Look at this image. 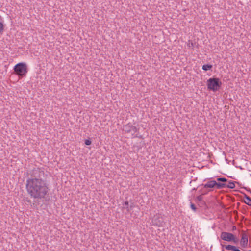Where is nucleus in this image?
I'll return each instance as SVG.
<instances>
[{
  "label": "nucleus",
  "mask_w": 251,
  "mask_h": 251,
  "mask_svg": "<svg viewBox=\"0 0 251 251\" xmlns=\"http://www.w3.org/2000/svg\"><path fill=\"white\" fill-rule=\"evenodd\" d=\"M25 187L31 198L42 200L48 195L49 188L45 179L43 169L34 168L30 172V177L26 181Z\"/></svg>",
  "instance_id": "obj_1"
},
{
  "label": "nucleus",
  "mask_w": 251,
  "mask_h": 251,
  "mask_svg": "<svg viewBox=\"0 0 251 251\" xmlns=\"http://www.w3.org/2000/svg\"><path fill=\"white\" fill-rule=\"evenodd\" d=\"M14 73L20 78L25 77L28 72V68L26 63L20 62L15 65L13 68Z\"/></svg>",
  "instance_id": "obj_2"
},
{
  "label": "nucleus",
  "mask_w": 251,
  "mask_h": 251,
  "mask_svg": "<svg viewBox=\"0 0 251 251\" xmlns=\"http://www.w3.org/2000/svg\"><path fill=\"white\" fill-rule=\"evenodd\" d=\"M221 85L222 83L218 78H210L207 81L208 89L213 91H217Z\"/></svg>",
  "instance_id": "obj_3"
},
{
  "label": "nucleus",
  "mask_w": 251,
  "mask_h": 251,
  "mask_svg": "<svg viewBox=\"0 0 251 251\" xmlns=\"http://www.w3.org/2000/svg\"><path fill=\"white\" fill-rule=\"evenodd\" d=\"M220 238L224 241L233 242L235 244H236L238 241L237 238L232 233L227 232H222Z\"/></svg>",
  "instance_id": "obj_4"
},
{
  "label": "nucleus",
  "mask_w": 251,
  "mask_h": 251,
  "mask_svg": "<svg viewBox=\"0 0 251 251\" xmlns=\"http://www.w3.org/2000/svg\"><path fill=\"white\" fill-rule=\"evenodd\" d=\"M152 223L153 225L158 226H162L164 224L162 217L160 214H157L154 216L152 220Z\"/></svg>",
  "instance_id": "obj_5"
},
{
  "label": "nucleus",
  "mask_w": 251,
  "mask_h": 251,
  "mask_svg": "<svg viewBox=\"0 0 251 251\" xmlns=\"http://www.w3.org/2000/svg\"><path fill=\"white\" fill-rule=\"evenodd\" d=\"M216 181L215 180H209L206 183L202 184L204 188H213L215 187Z\"/></svg>",
  "instance_id": "obj_6"
},
{
  "label": "nucleus",
  "mask_w": 251,
  "mask_h": 251,
  "mask_svg": "<svg viewBox=\"0 0 251 251\" xmlns=\"http://www.w3.org/2000/svg\"><path fill=\"white\" fill-rule=\"evenodd\" d=\"M248 236L246 234H243L241 239L240 244L242 247H246L248 245Z\"/></svg>",
  "instance_id": "obj_7"
},
{
  "label": "nucleus",
  "mask_w": 251,
  "mask_h": 251,
  "mask_svg": "<svg viewBox=\"0 0 251 251\" xmlns=\"http://www.w3.org/2000/svg\"><path fill=\"white\" fill-rule=\"evenodd\" d=\"M223 247L229 251H241L237 247L231 245L223 246Z\"/></svg>",
  "instance_id": "obj_8"
},
{
  "label": "nucleus",
  "mask_w": 251,
  "mask_h": 251,
  "mask_svg": "<svg viewBox=\"0 0 251 251\" xmlns=\"http://www.w3.org/2000/svg\"><path fill=\"white\" fill-rule=\"evenodd\" d=\"M133 207V203H132L130 206H129V202L128 201H125L123 204V209H125L126 211V212L128 213L130 211V210Z\"/></svg>",
  "instance_id": "obj_9"
},
{
  "label": "nucleus",
  "mask_w": 251,
  "mask_h": 251,
  "mask_svg": "<svg viewBox=\"0 0 251 251\" xmlns=\"http://www.w3.org/2000/svg\"><path fill=\"white\" fill-rule=\"evenodd\" d=\"M132 125L131 124H128L124 126L123 130L126 133H130Z\"/></svg>",
  "instance_id": "obj_10"
},
{
  "label": "nucleus",
  "mask_w": 251,
  "mask_h": 251,
  "mask_svg": "<svg viewBox=\"0 0 251 251\" xmlns=\"http://www.w3.org/2000/svg\"><path fill=\"white\" fill-rule=\"evenodd\" d=\"M215 187L218 189H221L224 188H226V184L225 183H218L216 182V184L215 185Z\"/></svg>",
  "instance_id": "obj_11"
},
{
  "label": "nucleus",
  "mask_w": 251,
  "mask_h": 251,
  "mask_svg": "<svg viewBox=\"0 0 251 251\" xmlns=\"http://www.w3.org/2000/svg\"><path fill=\"white\" fill-rule=\"evenodd\" d=\"M245 198L247 200V201H245V203L249 205V206H251V198L248 196V195H245Z\"/></svg>",
  "instance_id": "obj_12"
},
{
  "label": "nucleus",
  "mask_w": 251,
  "mask_h": 251,
  "mask_svg": "<svg viewBox=\"0 0 251 251\" xmlns=\"http://www.w3.org/2000/svg\"><path fill=\"white\" fill-rule=\"evenodd\" d=\"M212 65H210V64L203 65L202 67V69L205 71L211 70L212 69Z\"/></svg>",
  "instance_id": "obj_13"
},
{
  "label": "nucleus",
  "mask_w": 251,
  "mask_h": 251,
  "mask_svg": "<svg viewBox=\"0 0 251 251\" xmlns=\"http://www.w3.org/2000/svg\"><path fill=\"white\" fill-rule=\"evenodd\" d=\"M235 185L234 182L230 180L228 182V184H226V187H227V188H229L230 189H233L235 188Z\"/></svg>",
  "instance_id": "obj_14"
},
{
  "label": "nucleus",
  "mask_w": 251,
  "mask_h": 251,
  "mask_svg": "<svg viewBox=\"0 0 251 251\" xmlns=\"http://www.w3.org/2000/svg\"><path fill=\"white\" fill-rule=\"evenodd\" d=\"M138 130V129L136 127L133 126L132 125V126L131 127V132H132V134L134 135L135 133H136Z\"/></svg>",
  "instance_id": "obj_15"
},
{
  "label": "nucleus",
  "mask_w": 251,
  "mask_h": 251,
  "mask_svg": "<svg viewBox=\"0 0 251 251\" xmlns=\"http://www.w3.org/2000/svg\"><path fill=\"white\" fill-rule=\"evenodd\" d=\"M217 180L219 182H225L227 181V179L225 177H219L217 179Z\"/></svg>",
  "instance_id": "obj_16"
},
{
  "label": "nucleus",
  "mask_w": 251,
  "mask_h": 251,
  "mask_svg": "<svg viewBox=\"0 0 251 251\" xmlns=\"http://www.w3.org/2000/svg\"><path fill=\"white\" fill-rule=\"evenodd\" d=\"M190 207H191V209L192 210H193L194 211H196L197 208L194 203L191 202Z\"/></svg>",
  "instance_id": "obj_17"
},
{
  "label": "nucleus",
  "mask_w": 251,
  "mask_h": 251,
  "mask_svg": "<svg viewBox=\"0 0 251 251\" xmlns=\"http://www.w3.org/2000/svg\"><path fill=\"white\" fill-rule=\"evenodd\" d=\"M91 141L89 139H86L85 140V144L86 145H90L91 144Z\"/></svg>",
  "instance_id": "obj_18"
},
{
  "label": "nucleus",
  "mask_w": 251,
  "mask_h": 251,
  "mask_svg": "<svg viewBox=\"0 0 251 251\" xmlns=\"http://www.w3.org/2000/svg\"><path fill=\"white\" fill-rule=\"evenodd\" d=\"M201 193L202 194V195H206L208 193V192L209 191H210V190H209V191H205L204 189H201Z\"/></svg>",
  "instance_id": "obj_19"
},
{
  "label": "nucleus",
  "mask_w": 251,
  "mask_h": 251,
  "mask_svg": "<svg viewBox=\"0 0 251 251\" xmlns=\"http://www.w3.org/2000/svg\"><path fill=\"white\" fill-rule=\"evenodd\" d=\"M3 30V24L0 22V33Z\"/></svg>",
  "instance_id": "obj_20"
},
{
  "label": "nucleus",
  "mask_w": 251,
  "mask_h": 251,
  "mask_svg": "<svg viewBox=\"0 0 251 251\" xmlns=\"http://www.w3.org/2000/svg\"><path fill=\"white\" fill-rule=\"evenodd\" d=\"M196 199L198 201H201L202 200V197L201 195L197 197Z\"/></svg>",
  "instance_id": "obj_21"
},
{
  "label": "nucleus",
  "mask_w": 251,
  "mask_h": 251,
  "mask_svg": "<svg viewBox=\"0 0 251 251\" xmlns=\"http://www.w3.org/2000/svg\"><path fill=\"white\" fill-rule=\"evenodd\" d=\"M236 230V226H233V227H232V230L233 231V230Z\"/></svg>",
  "instance_id": "obj_22"
},
{
  "label": "nucleus",
  "mask_w": 251,
  "mask_h": 251,
  "mask_svg": "<svg viewBox=\"0 0 251 251\" xmlns=\"http://www.w3.org/2000/svg\"><path fill=\"white\" fill-rule=\"evenodd\" d=\"M193 46V43L192 42L191 43L190 45H189V47Z\"/></svg>",
  "instance_id": "obj_23"
}]
</instances>
